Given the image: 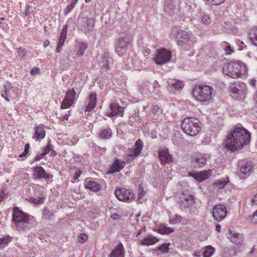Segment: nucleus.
Listing matches in <instances>:
<instances>
[{"label": "nucleus", "mask_w": 257, "mask_h": 257, "mask_svg": "<svg viewBox=\"0 0 257 257\" xmlns=\"http://www.w3.org/2000/svg\"><path fill=\"white\" fill-rule=\"evenodd\" d=\"M250 133L242 126H235L224 140L225 147L231 152H234L249 143Z\"/></svg>", "instance_id": "obj_1"}, {"label": "nucleus", "mask_w": 257, "mask_h": 257, "mask_svg": "<svg viewBox=\"0 0 257 257\" xmlns=\"http://www.w3.org/2000/svg\"><path fill=\"white\" fill-rule=\"evenodd\" d=\"M12 226L18 230H24L29 228V217L17 207L13 208Z\"/></svg>", "instance_id": "obj_2"}, {"label": "nucleus", "mask_w": 257, "mask_h": 257, "mask_svg": "<svg viewBox=\"0 0 257 257\" xmlns=\"http://www.w3.org/2000/svg\"><path fill=\"white\" fill-rule=\"evenodd\" d=\"M245 65L240 61H232L226 63L222 68L223 73L232 78H237L246 72Z\"/></svg>", "instance_id": "obj_3"}, {"label": "nucleus", "mask_w": 257, "mask_h": 257, "mask_svg": "<svg viewBox=\"0 0 257 257\" xmlns=\"http://www.w3.org/2000/svg\"><path fill=\"white\" fill-rule=\"evenodd\" d=\"M133 36L129 32L121 33L117 40L115 51L119 56H123L132 44Z\"/></svg>", "instance_id": "obj_4"}, {"label": "nucleus", "mask_w": 257, "mask_h": 257, "mask_svg": "<svg viewBox=\"0 0 257 257\" xmlns=\"http://www.w3.org/2000/svg\"><path fill=\"white\" fill-rule=\"evenodd\" d=\"M193 95L200 101H208L212 98L215 94V91L212 87L206 85L196 86L193 91Z\"/></svg>", "instance_id": "obj_5"}, {"label": "nucleus", "mask_w": 257, "mask_h": 257, "mask_svg": "<svg viewBox=\"0 0 257 257\" xmlns=\"http://www.w3.org/2000/svg\"><path fill=\"white\" fill-rule=\"evenodd\" d=\"M181 127L185 134L191 137L197 135L201 130L199 119L193 117L184 119Z\"/></svg>", "instance_id": "obj_6"}, {"label": "nucleus", "mask_w": 257, "mask_h": 257, "mask_svg": "<svg viewBox=\"0 0 257 257\" xmlns=\"http://www.w3.org/2000/svg\"><path fill=\"white\" fill-rule=\"evenodd\" d=\"M172 32L174 33L178 45L181 46L187 45L190 47L193 45V39L190 34L176 27L173 28Z\"/></svg>", "instance_id": "obj_7"}, {"label": "nucleus", "mask_w": 257, "mask_h": 257, "mask_svg": "<svg viewBox=\"0 0 257 257\" xmlns=\"http://www.w3.org/2000/svg\"><path fill=\"white\" fill-rule=\"evenodd\" d=\"M171 58V52L166 49L162 48L157 50L154 60L156 64L162 65L168 62Z\"/></svg>", "instance_id": "obj_8"}, {"label": "nucleus", "mask_w": 257, "mask_h": 257, "mask_svg": "<svg viewBox=\"0 0 257 257\" xmlns=\"http://www.w3.org/2000/svg\"><path fill=\"white\" fill-rule=\"evenodd\" d=\"M227 210L226 207L221 204L214 206L212 209V214L214 219L217 221H220L225 218Z\"/></svg>", "instance_id": "obj_9"}, {"label": "nucleus", "mask_w": 257, "mask_h": 257, "mask_svg": "<svg viewBox=\"0 0 257 257\" xmlns=\"http://www.w3.org/2000/svg\"><path fill=\"white\" fill-rule=\"evenodd\" d=\"M143 148V142L138 139L135 143L134 149L130 150L128 153V160H133L135 158L138 156L141 153Z\"/></svg>", "instance_id": "obj_10"}, {"label": "nucleus", "mask_w": 257, "mask_h": 257, "mask_svg": "<svg viewBox=\"0 0 257 257\" xmlns=\"http://www.w3.org/2000/svg\"><path fill=\"white\" fill-rule=\"evenodd\" d=\"M209 159V156L207 155L198 154L192 160V165L195 168L203 167L206 163L207 160Z\"/></svg>", "instance_id": "obj_11"}, {"label": "nucleus", "mask_w": 257, "mask_h": 257, "mask_svg": "<svg viewBox=\"0 0 257 257\" xmlns=\"http://www.w3.org/2000/svg\"><path fill=\"white\" fill-rule=\"evenodd\" d=\"M211 175V170L209 169L206 171H202L199 173L189 172L188 176L193 177L195 180L202 182Z\"/></svg>", "instance_id": "obj_12"}, {"label": "nucleus", "mask_w": 257, "mask_h": 257, "mask_svg": "<svg viewBox=\"0 0 257 257\" xmlns=\"http://www.w3.org/2000/svg\"><path fill=\"white\" fill-rule=\"evenodd\" d=\"M179 198V203L183 208L189 207L194 202L193 197L190 194L182 193Z\"/></svg>", "instance_id": "obj_13"}, {"label": "nucleus", "mask_w": 257, "mask_h": 257, "mask_svg": "<svg viewBox=\"0 0 257 257\" xmlns=\"http://www.w3.org/2000/svg\"><path fill=\"white\" fill-rule=\"evenodd\" d=\"M246 91V85L242 82H237L234 86L231 88V91L233 94L240 96H244Z\"/></svg>", "instance_id": "obj_14"}, {"label": "nucleus", "mask_w": 257, "mask_h": 257, "mask_svg": "<svg viewBox=\"0 0 257 257\" xmlns=\"http://www.w3.org/2000/svg\"><path fill=\"white\" fill-rule=\"evenodd\" d=\"M17 88L10 87L5 88V90L2 92V96L7 101H10V99H12L17 97Z\"/></svg>", "instance_id": "obj_15"}, {"label": "nucleus", "mask_w": 257, "mask_h": 257, "mask_svg": "<svg viewBox=\"0 0 257 257\" xmlns=\"http://www.w3.org/2000/svg\"><path fill=\"white\" fill-rule=\"evenodd\" d=\"M109 108L111 112L108 113V116L111 117L115 115L122 116V112L124 110L123 107L118 106L116 103H112L110 104Z\"/></svg>", "instance_id": "obj_16"}, {"label": "nucleus", "mask_w": 257, "mask_h": 257, "mask_svg": "<svg viewBox=\"0 0 257 257\" xmlns=\"http://www.w3.org/2000/svg\"><path fill=\"white\" fill-rule=\"evenodd\" d=\"M67 32V26L65 25L63 28L59 38L57 47L56 48V51L60 53L62 49V47L63 46L66 37Z\"/></svg>", "instance_id": "obj_17"}, {"label": "nucleus", "mask_w": 257, "mask_h": 257, "mask_svg": "<svg viewBox=\"0 0 257 257\" xmlns=\"http://www.w3.org/2000/svg\"><path fill=\"white\" fill-rule=\"evenodd\" d=\"M228 235V238L234 244H239L242 241L243 237L242 234L236 232L235 231L229 230Z\"/></svg>", "instance_id": "obj_18"}, {"label": "nucleus", "mask_w": 257, "mask_h": 257, "mask_svg": "<svg viewBox=\"0 0 257 257\" xmlns=\"http://www.w3.org/2000/svg\"><path fill=\"white\" fill-rule=\"evenodd\" d=\"M125 163L124 161L116 159L111 165L108 172L112 174L115 172H119L124 167Z\"/></svg>", "instance_id": "obj_19"}, {"label": "nucleus", "mask_w": 257, "mask_h": 257, "mask_svg": "<svg viewBox=\"0 0 257 257\" xmlns=\"http://www.w3.org/2000/svg\"><path fill=\"white\" fill-rule=\"evenodd\" d=\"M45 136V131L44 126L42 124L36 126L35 127V135L33 137V139L38 141L44 138Z\"/></svg>", "instance_id": "obj_20"}, {"label": "nucleus", "mask_w": 257, "mask_h": 257, "mask_svg": "<svg viewBox=\"0 0 257 257\" xmlns=\"http://www.w3.org/2000/svg\"><path fill=\"white\" fill-rule=\"evenodd\" d=\"M124 248L121 243L115 247L109 254V257H124Z\"/></svg>", "instance_id": "obj_21"}, {"label": "nucleus", "mask_w": 257, "mask_h": 257, "mask_svg": "<svg viewBox=\"0 0 257 257\" xmlns=\"http://www.w3.org/2000/svg\"><path fill=\"white\" fill-rule=\"evenodd\" d=\"M176 4V0H166L165 11L168 15H172L174 13Z\"/></svg>", "instance_id": "obj_22"}, {"label": "nucleus", "mask_w": 257, "mask_h": 257, "mask_svg": "<svg viewBox=\"0 0 257 257\" xmlns=\"http://www.w3.org/2000/svg\"><path fill=\"white\" fill-rule=\"evenodd\" d=\"M167 83L170 87L179 90H181L184 86V83L182 81L176 79H169L167 81Z\"/></svg>", "instance_id": "obj_23"}, {"label": "nucleus", "mask_w": 257, "mask_h": 257, "mask_svg": "<svg viewBox=\"0 0 257 257\" xmlns=\"http://www.w3.org/2000/svg\"><path fill=\"white\" fill-rule=\"evenodd\" d=\"M97 100V94L96 93H91L89 96L88 101V103L87 105L85 110L87 111H90L92 110L95 106L96 102Z\"/></svg>", "instance_id": "obj_24"}, {"label": "nucleus", "mask_w": 257, "mask_h": 257, "mask_svg": "<svg viewBox=\"0 0 257 257\" xmlns=\"http://www.w3.org/2000/svg\"><path fill=\"white\" fill-rule=\"evenodd\" d=\"M159 158L162 164L165 165L172 161L171 155L165 151H160L159 153Z\"/></svg>", "instance_id": "obj_25"}, {"label": "nucleus", "mask_w": 257, "mask_h": 257, "mask_svg": "<svg viewBox=\"0 0 257 257\" xmlns=\"http://www.w3.org/2000/svg\"><path fill=\"white\" fill-rule=\"evenodd\" d=\"M158 241V239L151 235H148L145 238L140 240V244L144 245H153Z\"/></svg>", "instance_id": "obj_26"}, {"label": "nucleus", "mask_w": 257, "mask_h": 257, "mask_svg": "<svg viewBox=\"0 0 257 257\" xmlns=\"http://www.w3.org/2000/svg\"><path fill=\"white\" fill-rule=\"evenodd\" d=\"M34 169L35 174H36L38 178L49 179L51 177V176L47 174L43 168L41 166L36 167Z\"/></svg>", "instance_id": "obj_27"}, {"label": "nucleus", "mask_w": 257, "mask_h": 257, "mask_svg": "<svg viewBox=\"0 0 257 257\" xmlns=\"http://www.w3.org/2000/svg\"><path fill=\"white\" fill-rule=\"evenodd\" d=\"M85 185L86 188L94 192L98 191L101 188L100 184L94 181H85Z\"/></svg>", "instance_id": "obj_28"}, {"label": "nucleus", "mask_w": 257, "mask_h": 257, "mask_svg": "<svg viewBox=\"0 0 257 257\" xmlns=\"http://www.w3.org/2000/svg\"><path fill=\"white\" fill-rule=\"evenodd\" d=\"M203 249H204L202 252V256L203 257H210L215 251V248L211 245H207L203 247Z\"/></svg>", "instance_id": "obj_29"}, {"label": "nucleus", "mask_w": 257, "mask_h": 257, "mask_svg": "<svg viewBox=\"0 0 257 257\" xmlns=\"http://www.w3.org/2000/svg\"><path fill=\"white\" fill-rule=\"evenodd\" d=\"M152 84L149 81H145L143 82L140 86V90L143 94H148L149 92L151 91Z\"/></svg>", "instance_id": "obj_30"}, {"label": "nucleus", "mask_w": 257, "mask_h": 257, "mask_svg": "<svg viewBox=\"0 0 257 257\" xmlns=\"http://www.w3.org/2000/svg\"><path fill=\"white\" fill-rule=\"evenodd\" d=\"M111 137V130L110 128H103L101 130L99 137L101 139H108Z\"/></svg>", "instance_id": "obj_31"}, {"label": "nucleus", "mask_w": 257, "mask_h": 257, "mask_svg": "<svg viewBox=\"0 0 257 257\" xmlns=\"http://www.w3.org/2000/svg\"><path fill=\"white\" fill-rule=\"evenodd\" d=\"M249 35L252 43L257 46V28H254L251 30Z\"/></svg>", "instance_id": "obj_32"}, {"label": "nucleus", "mask_w": 257, "mask_h": 257, "mask_svg": "<svg viewBox=\"0 0 257 257\" xmlns=\"http://www.w3.org/2000/svg\"><path fill=\"white\" fill-rule=\"evenodd\" d=\"M252 168V164L251 162H247L240 168V171L243 174H246L250 172Z\"/></svg>", "instance_id": "obj_33"}, {"label": "nucleus", "mask_w": 257, "mask_h": 257, "mask_svg": "<svg viewBox=\"0 0 257 257\" xmlns=\"http://www.w3.org/2000/svg\"><path fill=\"white\" fill-rule=\"evenodd\" d=\"M135 196L133 192L130 190L125 189V194H124V199L122 200V201L125 202H129L131 200L134 199Z\"/></svg>", "instance_id": "obj_34"}, {"label": "nucleus", "mask_w": 257, "mask_h": 257, "mask_svg": "<svg viewBox=\"0 0 257 257\" xmlns=\"http://www.w3.org/2000/svg\"><path fill=\"white\" fill-rule=\"evenodd\" d=\"M11 237L9 235H5L0 238V247L3 248L11 242Z\"/></svg>", "instance_id": "obj_35"}, {"label": "nucleus", "mask_w": 257, "mask_h": 257, "mask_svg": "<svg viewBox=\"0 0 257 257\" xmlns=\"http://www.w3.org/2000/svg\"><path fill=\"white\" fill-rule=\"evenodd\" d=\"M125 193V189H118L115 191V195L117 199L120 201H122L124 199V194Z\"/></svg>", "instance_id": "obj_36"}, {"label": "nucleus", "mask_w": 257, "mask_h": 257, "mask_svg": "<svg viewBox=\"0 0 257 257\" xmlns=\"http://www.w3.org/2000/svg\"><path fill=\"white\" fill-rule=\"evenodd\" d=\"M159 232L162 234H169L174 231V230L165 225H161L159 227Z\"/></svg>", "instance_id": "obj_37"}, {"label": "nucleus", "mask_w": 257, "mask_h": 257, "mask_svg": "<svg viewBox=\"0 0 257 257\" xmlns=\"http://www.w3.org/2000/svg\"><path fill=\"white\" fill-rule=\"evenodd\" d=\"M73 103V101L71 100L70 99H68L66 97H65L61 103V108L62 109L67 108L69 107Z\"/></svg>", "instance_id": "obj_38"}, {"label": "nucleus", "mask_w": 257, "mask_h": 257, "mask_svg": "<svg viewBox=\"0 0 257 257\" xmlns=\"http://www.w3.org/2000/svg\"><path fill=\"white\" fill-rule=\"evenodd\" d=\"M211 20L207 14H203L201 18V22L202 24L207 25L211 23Z\"/></svg>", "instance_id": "obj_39"}, {"label": "nucleus", "mask_w": 257, "mask_h": 257, "mask_svg": "<svg viewBox=\"0 0 257 257\" xmlns=\"http://www.w3.org/2000/svg\"><path fill=\"white\" fill-rule=\"evenodd\" d=\"M87 48L86 45L84 43H81L79 45L77 55L81 56L83 55L84 52Z\"/></svg>", "instance_id": "obj_40"}, {"label": "nucleus", "mask_w": 257, "mask_h": 257, "mask_svg": "<svg viewBox=\"0 0 257 257\" xmlns=\"http://www.w3.org/2000/svg\"><path fill=\"white\" fill-rule=\"evenodd\" d=\"M75 96V92L73 89L68 90L66 93L65 97L70 99L71 100L74 101Z\"/></svg>", "instance_id": "obj_41"}, {"label": "nucleus", "mask_w": 257, "mask_h": 257, "mask_svg": "<svg viewBox=\"0 0 257 257\" xmlns=\"http://www.w3.org/2000/svg\"><path fill=\"white\" fill-rule=\"evenodd\" d=\"M85 22L86 26L84 27L88 30H91L94 26V21L91 18H87Z\"/></svg>", "instance_id": "obj_42"}, {"label": "nucleus", "mask_w": 257, "mask_h": 257, "mask_svg": "<svg viewBox=\"0 0 257 257\" xmlns=\"http://www.w3.org/2000/svg\"><path fill=\"white\" fill-rule=\"evenodd\" d=\"M152 112L155 116H158L160 113H162V109L158 105H154L152 107Z\"/></svg>", "instance_id": "obj_43"}, {"label": "nucleus", "mask_w": 257, "mask_h": 257, "mask_svg": "<svg viewBox=\"0 0 257 257\" xmlns=\"http://www.w3.org/2000/svg\"><path fill=\"white\" fill-rule=\"evenodd\" d=\"M53 214L48 209L45 208L43 211V216L47 219H50L53 216Z\"/></svg>", "instance_id": "obj_44"}, {"label": "nucleus", "mask_w": 257, "mask_h": 257, "mask_svg": "<svg viewBox=\"0 0 257 257\" xmlns=\"http://www.w3.org/2000/svg\"><path fill=\"white\" fill-rule=\"evenodd\" d=\"M26 54V50L23 48L20 47L17 50V55L20 58H23Z\"/></svg>", "instance_id": "obj_45"}, {"label": "nucleus", "mask_w": 257, "mask_h": 257, "mask_svg": "<svg viewBox=\"0 0 257 257\" xmlns=\"http://www.w3.org/2000/svg\"><path fill=\"white\" fill-rule=\"evenodd\" d=\"M87 239L86 234L82 233L78 237V241L81 243H83Z\"/></svg>", "instance_id": "obj_46"}, {"label": "nucleus", "mask_w": 257, "mask_h": 257, "mask_svg": "<svg viewBox=\"0 0 257 257\" xmlns=\"http://www.w3.org/2000/svg\"><path fill=\"white\" fill-rule=\"evenodd\" d=\"M76 5L75 2H72L69 5H68L65 10V14H67L71 12V11L74 8L75 6Z\"/></svg>", "instance_id": "obj_47"}, {"label": "nucleus", "mask_w": 257, "mask_h": 257, "mask_svg": "<svg viewBox=\"0 0 257 257\" xmlns=\"http://www.w3.org/2000/svg\"><path fill=\"white\" fill-rule=\"evenodd\" d=\"M170 243L164 244L159 247V249L163 252H167L169 249V246L170 245Z\"/></svg>", "instance_id": "obj_48"}, {"label": "nucleus", "mask_w": 257, "mask_h": 257, "mask_svg": "<svg viewBox=\"0 0 257 257\" xmlns=\"http://www.w3.org/2000/svg\"><path fill=\"white\" fill-rule=\"evenodd\" d=\"M30 148V145L29 144H26L25 145V148L24 152L19 157L21 158V157H25L26 156H27L29 153Z\"/></svg>", "instance_id": "obj_49"}, {"label": "nucleus", "mask_w": 257, "mask_h": 257, "mask_svg": "<svg viewBox=\"0 0 257 257\" xmlns=\"http://www.w3.org/2000/svg\"><path fill=\"white\" fill-rule=\"evenodd\" d=\"M226 31L228 33H235L237 32V30H238L237 28L235 26H232V27H229V28H226Z\"/></svg>", "instance_id": "obj_50"}, {"label": "nucleus", "mask_w": 257, "mask_h": 257, "mask_svg": "<svg viewBox=\"0 0 257 257\" xmlns=\"http://www.w3.org/2000/svg\"><path fill=\"white\" fill-rule=\"evenodd\" d=\"M225 0H211V3L214 5H219L224 2Z\"/></svg>", "instance_id": "obj_51"}, {"label": "nucleus", "mask_w": 257, "mask_h": 257, "mask_svg": "<svg viewBox=\"0 0 257 257\" xmlns=\"http://www.w3.org/2000/svg\"><path fill=\"white\" fill-rule=\"evenodd\" d=\"M250 219L254 222H257V211L253 213L252 216L250 217Z\"/></svg>", "instance_id": "obj_52"}, {"label": "nucleus", "mask_w": 257, "mask_h": 257, "mask_svg": "<svg viewBox=\"0 0 257 257\" xmlns=\"http://www.w3.org/2000/svg\"><path fill=\"white\" fill-rule=\"evenodd\" d=\"M251 205H257V194H255L253 197L251 199Z\"/></svg>", "instance_id": "obj_53"}, {"label": "nucleus", "mask_w": 257, "mask_h": 257, "mask_svg": "<svg viewBox=\"0 0 257 257\" xmlns=\"http://www.w3.org/2000/svg\"><path fill=\"white\" fill-rule=\"evenodd\" d=\"M47 154H48V152H44V153L41 154L40 156L38 155V156H37L36 157L35 160L38 161V160H40L41 159L44 158V156Z\"/></svg>", "instance_id": "obj_54"}, {"label": "nucleus", "mask_w": 257, "mask_h": 257, "mask_svg": "<svg viewBox=\"0 0 257 257\" xmlns=\"http://www.w3.org/2000/svg\"><path fill=\"white\" fill-rule=\"evenodd\" d=\"M6 194L5 193V191L3 189H2L1 192L0 193V203L3 201Z\"/></svg>", "instance_id": "obj_55"}, {"label": "nucleus", "mask_w": 257, "mask_h": 257, "mask_svg": "<svg viewBox=\"0 0 257 257\" xmlns=\"http://www.w3.org/2000/svg\"><path fill=\"white\" fill-rule=\"evenodd\" d=\"M120 217V215L117 213H113L111 215V218L113 219H118Z\"/></svg>", "instance_id": "obj_56"}, {"label": "nucleus", "mask_w": 257, "mask_h": 257, "mask_svg": "<svg viewBox=\"0 0 257 257\" xmlns=\"http://www.w3.org/2000/svg\"><path fill=\"white\" fill-rule=\"evenodd\" d=\"M39 71V68H34L32 69L31 70V74L32 75H35L38 73Z\"/></svg>", "instance_id": "obj_57"}, {"label": "nucleus", "mask_w": 257, "mask_h": 257, "mask_svg": "<svg viewBox=\"0 0 257 257\" xmlns=\"http://www.w3.org/2000/svg\"><path fill=\"white\" fill-rule=\"evenodd\" d=\"M158 85V82L157 81H155L153 84V85H151V91L154 90Z\"/></svg>", "instance_id": "obj_58"}, {"label": "nucleus", "mask_w": 257, "mask_h": 257, "mask_svg": "<svg viewBox=\"0 0 257 257\" xmlns=\"http://www.w3.org/2000/svg\"><path fill=\"white\" fill-rule=\"evenodd\" d=\"M201 251H195L194 252L193 255L194 256L200 257L201 256Z\"/></svg>", "instance_id": "obj_59"}, {"label": "nucleus", "mask_w": 257, "mask_h": 257, "mask_svg": "<svg viewBox=\"0 0 257 257\" xmlns=\"http://www.w3.org/2000/svg\"><path fill=\"white\" fill-rule=\"evenodd\" d=\"M81 172H80V171H78V172H76L75 174V175H74V180L78 179V178L79 177L80 175H81Z\"/></svg>", "instance_id": "obj_60"}, {"label": "nucleus", "mask_w": 257, "mask_h": 257, "mask_svg": "<svg viewBox=\"0 0 257 257\" xmlns=\"http://www.w3.org/2000/svg\"><path fill=\"white\" fill-rule=\"evenodd\" d=\"M30 201L34 202V203H38L39 202V200H38L37 199H35L33 197H31L30 198Z\"/></svg>", "instance_id": "obj_61"}, {"label": "nucleus", "mask_w": 257, "mask_h": 257, "mask_svg": "<svg viewBox=\"0 0 257 257\" xmlns=\"http://www.w3.org/2000/svg\"><path fill=\"white\" fill-rule=\"evenodd\" d=\"M226 53L228 54H230L232 52V50L231 49L230 46H228L227 49H226Z\"/></svg>", "instance_id": "obj_62"}, {"label": "nucleus", "mask_w": 257, "mask_h": 257, "mask_svg": "<svg viewBox=\"0 0 257 257\" xmlns=\"http://www.w3.org/2000/svg\"><path fill=\"white\" fill-rule=\"evenodd\" d=\"M256 80L255 79H251L249 81V84L252 86H254L255 85Z\"/></svg>", "instance_id": "obj_63"}, {"label": "nucleus", "mask_w": 257, "mask_h": 257, "mask_svg": "<svg viewBox=\"0 0 257 257\" xmlns=\"http://www.w3.org/2000/svg\"><path fill=\"white\" fill-rule=\"evenodd\" d=\"M144 195V191L142 190L140 193H139V196H138V200H139L140 199H142V197L143 196V195Z\"/></svg>", "instance_id": "obj_64"}]
</instances>
